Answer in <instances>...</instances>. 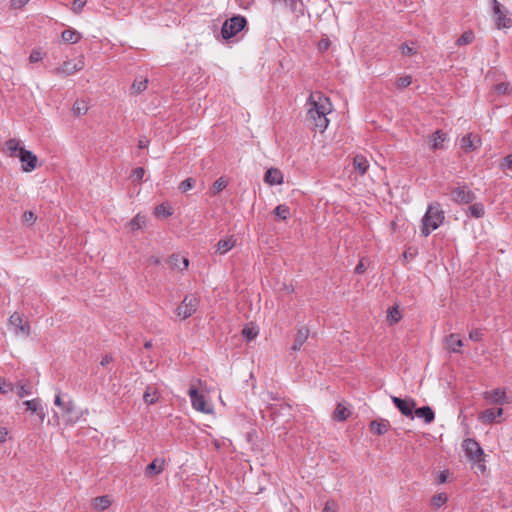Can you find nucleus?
<instances>
[{"label": "nucleus", "instance_id": "f257e3e1", "mask_svg": "<svg viewBox=\"0 0 512 512\" xmlns=\"http://www.w3.org/2000/svg\"><path fill=\"white\" fill-rule=\"evenodd\" d=\"M308 117L315 128L323 132L329 124L327 115L332 111V106L328 97L316 92L312 93L308 99Z\"/></svg>", "mask_w": 512, "mask_h": 512}, {"label": "nucleus", "instance_id": "f03ea898", "mask_svg": "<svg viewBox=\"0 0 512 512\" xmlns=\"http://www.w3.org/2000/svg\"><path fill=\"white\" fill-rule=\"evenodd\" d=\"M445 219V213L441 204L434 202L428 205L426 213L422 218L421 234L424 237L439 228Z\"/></svg>", "mask_w": 512, "mask_h": 512}, {"label": "nucleus", "instance_id": "7ed1b4c3", "mask_svg": "<svg viewBox=\"0 0 512 512\" xmlns=\"http://www.w3.org/2000/svg\"><path fill=\"white\" fill-rule=\"evenodd\" d=\"M462 448L465 452V455L467 458L475 463L478 464V467L480 470H485V465L483 464L484 461V451L479 445V443L471 438H467L463 440Z\"/></svg>", "mask_w": 512, "mask_h": 512}, {"label": "nucleus", "instance_id": "20e7f679", "mask_svg": "<svg viewBox=\"0 0 512 512\" xmlns=\"http://www.w3.org/2000/svg\"><path fill=\"white\" fill-rule=\"evenodd\" d=\"M247 21L245 17L237 15L233 16L230 19H227L221 29V33L224 39H230L237 35L240 31L243 30Z\"/></svg>", "mask_w": 512, "mask_h": 512}, {"label": "nucleus", "instance_id": "39448f33", "mask_svg": "<svg viewBox=\"0 0 512 512\" xmlns=\"http://www.w3.org/2000/svg\"><path fill=\"white\" fill-rule=\"evenodd\" d=\"M199 301L193 295H187L176 309V314L181 319L191 317L197 310Z\"/></svg>", "mask_w": 512, "mask_h": 512}, {"label": "nucleus", "instance_id": "423d86ee", "mask_svg": "<svg viewBox=\"0 0 512 512\" xmlns=\"http://www.w3.org/2000/svg\"><path fill=\"white\" fill-rule=\"evenodd\" d=\"M8 325L13 328L16 335H22L29 337L31 334V328L27 321H25L18 312H14L10 318Z\"/></svg>", "mask_w": 512, "mask_h": 512}, {"label": "nucleus", "instance_id": "0eeeda50", "mask_svg": "<svg viewBox=\"0 0 512 512\" xmlns=\"http://www.w3.org/2000/svg\"><path fill=\"white\" fill-rule=\"evenodd\" d=\"M84 58L81 56L77 61L66 60L52 72L55 75L69 76L84 68Z\"/></svg>", "mask_w": 512, "mask_h": 512}, {"label": "nucleus", "instance_id": "6e6552de", "mask_svg": "<svg viewBox=\"0 0 512 512\" xmlns=\"http://www.w3.org/2000/svg\"><path fill=\"white\" fill-rule=\"evenodd\" d=\"M188 395L191 400L192 407L203 413H211L212 408L207 405L205 397L202 394H199L197 387L191 385L188 390Z\"/></svg>", "mask_w": 512, "mask_h": 512}, {"label": "nucleus", "instance_id": "1a4fd4ad", "mask_svg": "<svg viewBox=\"0 0 512 512\" xmlns=\"http://www.w3.org/2000/svg\"><path fill=\"white\" fill-rule=\"evenodd\" d=\"M54 404L61 409L62 417L66 423H73L75 421V419L72 417V413L75 410V405L71 399L65 401L62 398L61 393L58 392L55 395Z\"/></svg>", "mask_w": 512, "mask_h": 512}, {"label": "nucleus", "instance_id": "9d476101", "mask_svg": "<svg viewBox=\"0 0 512 512\" xmlns=\"http://www.w3.org/2000/svg\"><path fill=\"white\" fill-rule=\"evenodd\" d=\"M452 200L458 204L472 203L476 196L467 186H459L451 190Z\"/></svg>", "mask_w": 512, "mask_h": 512}, {"label": "nucleus", "instance_id": "9b49d317", "mask_svg": "<svg viewBox=\"0 0 512 512\" xmlns=\"http://www.w3.org/2000/svg\"><path fill=\"white\" fill-rule=\"evenodd\" d=\"M391 400L399 411L406 417L414 418L413 410L416 407V402L412 398L402 399L396 396H391Z\"/></svg>", "mask_w": 512, "mask_h": 512}, {"label": "nucleus", "instance_id": "f8f14e48", "mask_svg": "<svg viewBox=\"0 0 512 512\" xmlns=\"http://www.w3.org/2000/svg\"><path fill=\"white\" fill-rule=\"evenodd\" d=\"M22 163V170L24 172H31L37 168L38 158L29 150L21 149L18 157Z\"/></svg>", "mask_w": 512, "mask_h": 512}, {"label": "nucleus", "instance_id": "ddd939ff", "mask_svg": "<svg viewBox=\"0 0 512 512\" xmlns=\"http://www.w3.org/2000/svg\"><path fill=\"white\" fill-rule=\"evenodd\" d=\"M493 14L498 29L512 26V18L501 10V5L497 0H493Z\"/></svg>", "mask_w": 512, "mask_h": 512}, {"label": "nucleus", "instance_id": "4468645a", "mask_svg": "<svg viewBox=\"0 0 512 512\" xmlns=\"http://www.w3.org/2000/svg\"><path fill=\"white\" fill-rule=\"evenodd\" d=\"M165 469V459L163 458H155L146 468H145V476L148 478H152L156 475L162 473Z\"/></svg>", "mask_w": 512, "mask_h": 512}, {"label": "nucleus", "instance_id": "2eb2a0df", "mask_svg": "<svg viewBox=\"0 0 512 512\" xmlns=\"http://www.w3.org/2000/svg\"><path fill=\"white\" fill-rule=\"evenodd\" d=\"M23 404L26 406L28 411L35 413L41 422L45 419L46 414L39 398L26 400L23 402Z\"/></svg>", "mask_w": 512, "mask_h": 512}, {"label": "nucleus", "instance_id": "dca6fc26", "mask_svg": "<svg viewBox=\"0 0 512 512\" xmlns=\"http://www.w3.org/2000/svg\"><path fill=\"white\" fill-rule=\"evenodd\" d=\"M484 399L494 404H504L507 402L506 392L503 389H494L484 393Z\"/></svg>", "mask_w": 512, "mask_h": 512}, {"label": "nucleus", "instance_id": "f3484780", "mask_svg": "<svg viewBox=\"0 0 512 512\" xmlns=\"http://www.w3.org/2000/svg\"><path fill=\"white\" fill-rule=\"evenodd\" d=\"M309 337V329L306 326H301L297 329V333L294 338V343L291 347L293 351H299L303 344Z\"/></svg>", "mask_w": 512, "mask_h": 512}, {"label": "nucleus", "instance_id": "a211bd4d", "mask_svg": "<svg viewBox=\"0 0 512 512\" xmlns=\"http://www.w3.org/2000/svg\"><path fill=\"white\" fill-rule=\"evenodd\" d=\"M503 414L502 408L497 409H486L484 410L478 417V419L483 424H490L496 420V418L501 417Z\"/></svg>", "mask_w": 512, "mask_h": 512}, {"label": "nucleus", "instance_id": "6ab92c4d", "mask_svg": "<svg viewBox=\"0 0 512 512\" xmlns=\"http://www.w3.org/2000/svg\"><path fill=\"white\" fill-rule=\"evenodd\" d=\"M169 265L173 269H177L178 271H184L188 268L189 260L186 257H182L179 254H173L169 257Z\"/></svg>", "mask_w": 512, "mask_h": 512}, {"label": "nucleus", "instance_id": "aec40b11", "mask_svg": "<svg viewBox=\"0 0 512 512\" xmlns=\"http://www.w3.org/2000/svg\"><path fill=\"white\" fill-rule=\"evenodd\" d=\"M370 431L376 435H383L388 432L390 423L386 419L373 420L369 425Z\"/></svg>", "mask_w": 512, "mask_h": 512}, {"label": "nucleus", "instance_id": "412c9836", "mask_svg": "<svg viewBox=\"0 0 512 512\" xmlns=\"http://www.w3.org/2000/svg\"><path fill=\"white\" fill-rule=\"evenodd\" d=\"M264 181L270 185L281 184L283 182V175L280 170L270 168L265 173Z\"/></svg>", "mask_w": 512, "mask_h": 512}, {"label": "nucleus", "instance_id": "4be33fe9", "mask_svg": "<svg viewBox=\"0 0 512 512\" xmlns=\"http://www.w3.org/2000/svg\"><path fill=\"white\" fill-rule=\"evenodd\" d=\"M14 389H16V394L20 398L29 396L33 393V386L29 381H18L14 385Z\"/></svg>", "mask_w": 512, "mask_h": 512}, {"label": "nucleus", "instance_id": "5701e85b", "mask_svg": "<svg viewBox=\"0 0 512 512\" xmlns=\"http://www.w3.org/2000/svg\"><path fill=\"white\" fill-rule=\"evenodd\" d=\"M19 141L15 138H11L5 142V153L9 157H18V153H20L21 149H24L23 147H20Z\"/></svg>", "mask_w": 512, "mask_h": 512}, {"label": "nucleus", "instance_id": "b1692460", "mask_svg": "<svg viewBox=\"0 0 512 512\" xmlns=\"http://www.w3.org/2000/svg\"><path fill=\"white\" fill-rule=\"evenodd\" d=\"M353 166L360 175H364L369 169V162L364 155H356L353 159Z\"/></svg>", "mask_w": 512, "mask_h": 512}, {"label": "nucleus", "instance_id": "393cba45", "mask_svg": "<svg viewBox=\"0 0 512 512\" xmlns=\"http://www.w3.org/2000/svg\"><path fill=\"white\" fill-rule=\"evenodd\" d=\"M446 140V134L442 131L437 130L429 137L430 146L433 150H438L443 148V143Z\"/></svg>", "mask_w": 512, "mask_h": 512}, {"label": "nucleus", "instance_id": "a878e982", "mask_svg": "<svg viewBox=\"0 0 512 512\" xmlns=\"http://www.w3.org/2000/svg\"><path fill=\"white\" fill-rule=\"evenodd\" d=\"M236 244L235 239L233 237L221 239L218 241L216 245V252L223 255L229 252Z\"/></svg>", "mask_w": 512, "mask_h": 512}, {"label": "nucleus", "instance_id": "bb28decb", "mask_svg": "<svg viewBox=\"0 0 512 512\" xmlns=\"http://www.w3.org/2000/svg\"><path fill=\"white\" fill-rule=\"evenodd\" d=\"M111 503H112V501H111L109 496H107V495L98 496V497L93 499L92 507L95 510L104 511V510L108 509L111 506Z\"/></svg>", "mask_w": 512, "mask_h": 512}, {"label": "nucleus", "instance_id": "cd10ccee", "mask_svg": "<svg viewBox=\"0 0 512 512\" xmlns=\"http://www.w3.org/2000/svg\"><path fill=\"white\" fill-rule=\"evenodd\" d=\"M418 418H423L425 423L430 424L435 418L434 411L429 406H423L415 410Z\"/></svg>", "mask_w": 512, "mask_h": 512}, {"label": "nucleus", "instance_id": "c85d7f7f", "mask_svg": "<svg viewBox=\"0 0 512 512\" xmlns=\"http://www.w3.org/2000/svg\"><path fill=\"white\" fill-rule=\"evenodd\" d=\"M476 138L477 137L474 136L472 133H469V134L465 135L464 137H462L461 143H460L461 149L464 152L474 151L477 148V146L474 144V141Z\"/></svg>", "mask_w": 512, "mask_h": 512}, {"label": "nucleus", "instance_id": "c756f323", "mask_svg": "<svg viewBox=\"0 0 512 512\" xmlns=\"http://www.w3.org/2000/svg\"><path fill=\"white\" fill-rule=\"evenodd\" d=\"M146 225V216L138 213L135 215L130 222L128 223V228L134 232L136 230L142 229Z\"/></svg>", "mask_w": 512, "mask_h": 512}, {"label": "nucleus", "instance_id": "7c9ffc66", "mask_svg": "<svg viewBox=\"0 0 512 512\" xmlns=\"http://www.w3.org/2000/svg\"><path fill=\"white\" fill-rule=\"evenodd\" d=\"M61 37L67 43H77L81 39V34L74 29H66Z\"/></svg>", "mask_w": 512, "mask_h": 512}, {"label": "nucleus", "instance_id": "2f4dec72", "mask_svg": "<svg viewBox=\"0 0 512 512\" xmlns=\"http://www.w3.org/2000/svg\"><path fill=\"white\" fill-rule=\"evenodd\" d=\"M447 345L451 351L459 352L463 342L456 334H450L447 338Z\"/></svg>", "mask_w": 512, "mask_h": 512}, {"label": "nucleus", "instance_id": "473e14b6", "mask_svg": "<svg viewBox=\"0 0 512 512\" xmlns=\"http://www.w3.org/2000/svg\"><path fill=\"white\" fill-rule=\"evenodd\" d=\"M349 415L350 411L348 408L345 405L338 403L334 411V419L338 421H344L349 417Z\"/></svg>", "mask_w": 512, "mask_h": 512}, {"label": "nucleus", "instance_id": "72a5a7b5", "mask_svg": "<svg viewBox=\"0 0 512 512\" xmlns=\"http://www.w3.org/2000/svg\"><path fill=\"white\" fill-rule=\"evenodd\" d=\"M485 214V209L482 203H474L468 208V215L474 218H481Z\"/></svg>", "mask_w": 512, "mask_h": 512}, {"label": "nucleus", "instance_id": "f704fd0d", "mask_svg": "<svg viewBox=\"0 0 512 512\" xmlns=\"http://www.w3.org/2000/svg\"><path fill=\"white\" fill-rule=\"evenodd\" d=\"M89 107L84 100H76L73 107L72 112L76 116L85 115L88 111Z\"/></svg>", "mask_w": 512, "mask_h": 512}, {"label": "nucleus", "instance_id": "c9c22d12", "mask_svg": "<svg viewBox=\"0 0 512 512\" xmlns=\"http://www.w3.org/2000/svg\"><path fill=\"white\" fill-rule=\"evenodd\" d=\"M143 400L148 405L154 404L158 400L157 391L155 389H152L151 387H147L143 395Z\"/></svg>", "mask_w": 512, "mask_h": 512}, {"label": "nucleus", "instance_id": "e433bc0d", "mask_svg": "<svg viewBox=\"0 0 512 512\" xmlns=\"http://www.w3.org/2000/svg\"><path fill=\"white\" fill-rule=\"evenodd\" d=\"M447 500H448V497L445 493H438L432 497L431 505L435 509H438V508L442 507L447 502Z\"/></svg>", "mask_w": 512, "mask_h": 512}, {"label": "nucleus", "instance_id": "4c0bfd02", "mask_svg": "<svg viewBox=\"0 0 512 512\" xmlns=\"http://www.w3.org/2000/svg\"><path fill=\"white\" fill-rule=\"evenodd\" d=\"M290 213V209L287 205L280 204L274 209V215L281 220H286Z\"/></svg>", "mask_w": 512, "mask_h": 512}, {"label": "nucleus", "instance_id": "58836bf2", "mask_svg": "<svg viewBox=\"0 0 512 512\" xmlns=\"http://www.w3.org/2000/svg\"><path fill=\"white\" fill-rule=\"evenodd\" d=\"M227 184H228L227 180L224 177H220L213 183V186L211 188L212 193L214 195L218 194L219 192H221L223 189H225L227 187Z\"/></svg>", "mask_w": 512, "mask_h": 512}, {"label": "nucleus", "instance_id": "ea45409f", "mask_svg": "<svg viewBox=\"0 0 512 512\" xmlns=\"http://www.w3.org/2000/svg\"><path fill=\"white\" fill-rule=\"evenodd\" d=\"M474 39V34L471 31H465L456 41L458 46L470 44Z\"/></svg>", "mask_w": 512, "mask_h": 512}, {"label": "nucleus", "instance_id": "a19ab883", "mask_svg": "<svg viewBox=\"0 0 512 512\" xmlns=\"http://www.w3.org/2000/svg\"><path fill=\"white\" fill-rule=\"evenodd\" d=\"M400 319H401V313H400L398 307H392L388 310L387 320L391 324L397 323Z\"/></svg>", "mask_w": 512, "mask_h": 512}, {"label": "nucleus", "instance_id": "79ce46f5", "mask_svg": "<svg viewBox=\"0 0 512 512\" xmlns=\"http://www.w3.org/2000/svg\"><path fill=\"white\" fill-rule=\"evenodd\" d=\"M195 179L194 178H187L185 180H183L180 184H179V190L181 192H187L188 190L192 189L194 186H195Z\"/></svg>", "mask_w": 512, "mask_h": 512}, {"label": "nucleus", "instance_id": "37998d69", "mask_svg": "<svg viewBox=\"0 0 512 512\" xmlns=\"http://www.w3.org/2000/svg\"><path fill=\"white\" fill-rule=\"evenodd\" d=\"M494 89L498 94H510L512 91L510 83L505 82L496 84Z\"/></svg>", "mask_w": 512, "mask_h": 512}, {"label": "nucleus", "instance_id": "c03bdc74", "mask_svg": "<svg viewBox=\"0 0 512 512\" xmlns=\"http://www.w3.org/2000/svg\"><path fill=\"white\" fill-rule=\"evenodd\" d=\"M412 83V77L410 75H405L400 77L396 81V87L399 89H403L408 87Z\"/></svg>", "mask_w": 512, "mask_h": 512}, {"label": "nucleus", "instance_id": "a18cd8bd", "mask_svg": "<svg viewBox=\"0 0 512 512\" xmlns=\"http://www.w3.org/2000/svg\"><path fill=\"white\" fill-rule=\"evenodd\" d=\"M86 4L87 0H74L71 10L74 14H80Z\"/></svg>", "mask_w": 512, "mask_h": 512}, {"label": "nucleus", "instance_id": "49530a36", "mask_svg": "<svg viewBox=\"0 0 512 512\" xmlns=\"http://www.w3.org/2000/svg\"><path fill=\"white\" fill-rule=\"evenodd\" d=\"M12 391H14V385L12 383H7L4 378L0 377V393L7 394Z\"/></svg>", "mask_w": 512, "mask_h": 512}, {"label": "nucleus", "instance_id": "de8ad7c7", "mask_svg": "<svg viewBox=\"0 0 512 512\" xmlns=\"http://www.w3.org/2000/svg\"><path fill=\"white\" fill-rule=\"evenodd\" d=\"M147 84H148V80L147 79H143V80H140V81H134V83L132 85V88L137 93H140V92L144 91L147 88Z\"/></svg>", "mask_w": 512, "mask_h": 512}, {"label": "nucleus", "instance_id": "09e8293b", "mask_svg": "<svg viewBox=\"0 0 512 512\" xmlns=\"http://www.w3.org/2000/svg\"><path fill=\"white\" fill-rule=\"evenodd\" d=\"M242 334L247 340H252L258 335V331L253 327H245Z\"/></svg>", "mask_w": 512, "mask_h": 512}, {"label": "nucleus", "instance_id": "8fccbe9b", "mask_svg": "<svg viewBox=\"0 0 512 512\" xmlns=\"http://www.w3.org/2000/svg\"><path fill=\"white\" fill-rule=\"evenodd\" d=\"M145 174V170L142 167H137L132 171L131 178L133 181H141Z\"/></svg>", "mask_w": 512, "mask_h": 512}, {"label": "nucleus", "instance_id": "3c124183", "mask_svg": "<svg viewBox=\"0 0 512 512\" xmlns=\"http://www.w3.org/2000/svg\"><path fill=\"white\" fill-rule=\"evenodd\" d=\"M338 511V504L334 500H328L325 503V506L323 508L322 512H337Z\"/></svg>", "mask_w": 512, "mask_h": 512}, {"label": "nucleus", "instance_id": "603ef678", "mask_svg": "<svg viewBox=\"0 0 512 512\" xmlns=\"http://www.w3.org/2000/svg\"><path fill=\"white\" fill-rule=\"evenodd\" d=\"M155 213L157 216H164V217H168L172 214L171 211L164 204L157 206L155 209Z\"/></svg>", "mask_w": 512, "mask_h": 512}, {"label": "nucleus", "instance_id": "864d4df0", "mask_svg": "<svg viewBox=\"0 0 512 512\" xmlns=\"http://www.w3.org/2000/svg\"><path fill=\"white\" fill-rule=\"evenodd\" d=\"M22 220L24 223L32 225L36 221V216L32 211H25Z\"/></svg>", "mask_w": 512, "mask_h": 512}, {"label": "nucleus", "instance_id": "5fc2aeb1", "mask_svg": "<svg viewBox=\"0 0 512 512\" xmlns=\"http://www.w3.org/2000/svg\"><path fill=\"white\" fill-rule=\"evenodd\" d=\"M43 59V53L40 50H33L29 56L31 63L39 62Z\"/></svg>", "mask_w": 512, "mask_h": 512}, {"label": "nucleus", "instance_id": "6e6d98bb", "mask_svg": "<svg viewBox=\"0 0 512 512\" xmlns=\"http://www.w3.org/2000/svg\"><path fill=\"white\" fill-rule=\"evenodd\" d=\"M400 50L402 52L403 55L405 56H411V55H414L416 53V50L409 46L408 44L406 43H403L400 47Z\"/></svg>", "mask_w": 512, "mask_h": 512}, {"label": "nucleus", "instance_id": "4d7b16f0", "mask_svg": "<svg viewBox=\"0 0 512 512\" xmlns=\"http://www.w3.org/2000/svg\"><path fill=\"white\" fill-rule=\"evenodd\" d=\"M502 169L512 170V154L506 156L500 164Z\"/></svg>", "mask_w": 512, "mask_h": 512}, {"label": "nucleus", "instance_id": "13d9d810", "mask_svg": "<svg viewBox=\"0 0 512 512\" xmlns=\"http://www.w3.org/2000/svg\"><path fill=\"white\" fill-rule=\"evenodd\" d=\"M482 333L478 330H472L469 333V338L473 341H479L481 339Z\"/></svg>", "mask_w": 512, "mask_h": 512}, {"label": "nucleus", "instance_id": "bf43d9fd", "mask_svg": "<svg viewBox=\"0 0 512 512\" xmlns=\"http://www.w3.org/2000/svg\"><path fill=\"white\" fill-rule=\"evenodd\" d=\"M149 142H150V141L147 139V137H146V136H141V137L139 138V141H138V147H139L140 149H144V148L148 147Z\"/></svg>", "mask_w": 512, "mask_h": 512}, {"label": "nucleus", "instance_id": "052dcab7", "mask_svg": "<svg viewBox=\"0 0 512 512\" xmlns=\"http://www.w3.org/2000/svg\"><path fill=\"white\" fill-rule=\"evenodd\" d=\"M8 429L6 427H0V443H4L7 440Z\"/></svg>", "mask_w": 512, "mask_h": 512}, {"label": "nucleus", "instance_id": "680f3d73", "mask_svg": "<svg viewBox=\"0 0 512 512\" xmlns=\"http://www.w3.org/2000/svg\"><path fill=\"white\" fill-rule=\"evenodd\" d=\"M112 357L110 355H105L102 357L101 361H100V365L105 367L107 366L108 364H110L112 362Z\"/></svg>", "mask_w": 512, "mask_h": 512}, {"label": "nucleus", "instance_id": "e2e57ef3", "mask_svg": "<svg viewBox=\"0 0 512 512\" xmlns=\"http://www.w3.org/2000/svg\"><path fill=\"white\" fill-rule=\"evenodd\" d=\"M366 270L365 268V265L363 263V261H360L357 266L355 267V273L356 274H361L363 273L364 271Z\"/></svg>", "mask_w": 512, "mask_h": 512}, {"label": "nucleus", "instance_id": "0e129e2a", "mask_svg": "<svg viewBox=\"0 0 512 512\" xmlns=\"http://www.w3.org/2000/svg\"><path fill=\"white\" fill-rule=\"evenodd\" d=\"M29 0H12V3H13V6L14 7H21L23 5H25Z\"/></svg>", "mask_w": 512, "mask_h": 512}, {"label": "nucleus", "instance_id": "69168bd1", "mask_svg": "<svg viewBox=\"0 0 512 512\" xmlns=\"http://www.w3.org/2000/svg\"><path fill=\"white\" fill-rule=\"evenodd\" d=\"M329 47V41L328 40H322L319 42V49L320 50H326Z\"/></svg>", "mask_w": 512, "mask_h": 512}, {"label": "nucleus", "instance_id": "338daca9", "mask_svg": "<svg viewBox=\"0 0 512 512\" xmlns=\"http://www.w3.org/2000/svg\"><path fill=\"white\" fill-rule=\"evenodd\" d=\"M447 480V474L445 471H442L438 476V483H444Z\"/></svg>", "mask_w": 512, "mask_h": 512}, {"label": "nucleus", "instance_id": "774afa93", "mask_svg": "<svg viewBox=\"0 0 512 512\" xmlns=\"http://www.w3.org/2000/svg\"><path fill=\"white\" fill-rule=\"evenodd\" d=\"M144 347H145L146 349H150V348L152 347V342H151V341H147V342H145Z\"/></svg>", "mask_w": 512, "mask_h": 512}]
</instances>
